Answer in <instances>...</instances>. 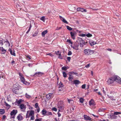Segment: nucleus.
Instances as JSON below:
<instances>
[{
  "label": "nucleus",
  "mask_w": 121,
  "mask_h": 121,
  "mask_svg": "<svg viewBox=\"0 0 121 121\" xmlns=\"http://www.w3.org/2000/svg\"><path fill=\"white\" fill-rule=\"evenodd\" d=\"M60 17L61 20H62L63 22H64V23L67 24H68V22L65 20V19L60 16Z\"/></svg>",
  "instance_id": "16"
},
{
  "label": "nucleus",
  "mask_w": 121,
  "mask_h": 121,
  "mask_svg": "<svg viewBox=\"0 0 121 121\" xmlns=\"http://www.w3.org/2000/svg\"><path fill=\"white\" fill-rule=\"evenodd\" d=\"M6 116L5 115H4L2 117V120H4L6 118Z\"/></svg>",
  "instance_id": "51"
},
{
  "label": "nucleus",
  "mask_w": 121,
  "mask_h": 121,
  "mask_svg": "<svg viewBox=\"0 0 121 121\" xmlns=\"http://www.w3.org/2000/svg\"><path fill=\"white\" fill-rule=\"evenodd\" d=\"M43 74V73L41 72H36L34 75V76L35 77H40Z\"/></svg>",
  "instance_id": "8"
},
{
  "label": "nucleus",
  "mask_w": 121,
  "mask_h": 121,
  "mask_svg": "<svg viewBox=\"0 0 121 121\" xmlns=\"http://www.w3.org/2000/svg\"><path fill=\"white\" fill-rule=\"evenodd\" d=\"M27 58L29 59L30 60L31 59V56L30 55H27L26 56Z\"/></svg>",
  "instance_id": "49"
},
{
  "label": "nucleus",
  "mask_w": 121,
  "mask_h": 121,
  "mask_svg": "<svg viewBox=\"0 0 121 121\" xmlns=\"http://www.w3.org/2000/svg\"><path fill=\"white\" fill-rule=\"evenodd\" d=\"M63 86L62 83L60 82L59 83V87H62Z\"/></svg>",
  "instance_id": "44"
},
{
  "label": "nucleus",
  "mask_w": 121,
  "mask_h": 121,
  "mask_svg": "<svg viewBox=\"0 0 121 121\" xmlns=\"http://www.w3.org/2000/svg\"><path fill=\"white\" fill-rule=\"evenodd\" d=\"M17 112V110H13L11 112L10 114L11 115V118H15V115Z\"/></svg>",
  "instance_id": "4"
},
{
  "label": "nucleus",
  "mask_w": 121,
  "mask_h": 121,
  "mask_svg": "<svg viewBox=\"0 0 121 121\" xmlns=\"http://www.w3.org/2000/svg\"><path fill=\"white\" fill-rule=\"evenodd\" d=\"M36 110L37 112H39L40 111V108L39 107L36 108Z\"/></svg>",
  "instance_id": "56"
},
{
  "label": "nucleus",
  "mask_w": 121,
  "mask_h": 121,
  "mask_svg": "<svg viewBox=\"0 0 121 121\" xmlns=\"http://www.w3.org/2000/svg\"><path fill=\"white\" fill-rule=\"evenodd\" d=\"M84 119L85 120H91V118L89 117L88 116L86 115H84Z\"/></svg>",
  "instance_id": "15"
},
{
  "label": "nucleus",
  "mask_w": 121,
  "mask_h": 121,
  "mask_svg": "<svg viewBox=\"0 0 121 121\" xmlns=\"http://www.w3.org/2000/svg\"><path fill=\"white\" fill-rule=\"evenodd\" d=\"M86 86L85 84L82 85V89H85V88Z\"/></svg>",
  "instance_id": "54"
},
{
  "label": "nucleus",
  "mask_w": 121,
  "mask_h": 121,
  "mask_svg": "<svg viewBox=\"0 0 121 121\" xmlns=\"http://www.w3.org/2000/svg\"><path fill=\"white\" fill-rule=\"evenodd\" d=\"M114 81L121 84V79L119 76H115L109 78L107 81V83L109 84L113 83Z\"/></svg>",
  "instance_id": "1"
},
{
  "label": "nucleus",
  "mask_w": 121,
  "mask_h": 121,
  "mask_svg": "<svg viewBox=\"0 0 121 121\" xmlns=\"http://www.w3.org/2000/svg\"><path fill=\"white\" fill-rule=\"evenodd\" d=\"M29 111V113L30 116H34V111L33 110H31L30 111Z\"/></svg>",
  "instance_id": "19"
},
{
  "label": "nucleus",
  "mask_w": 121,
  "mask_h": 121,
  "mask_svg": "<svg viewBox=\"0 0 121 121\" xmlns=\"http://www.w3.org/2000/svg\"><path fill=\"white\" fill-rule=\"evenodd\" d=\"M103 89V92L104 94L105 95H106V92L105 91H104V88H102Z\"/></svg>",
  "instance_id": "53"
},
{
  "label": "nucleus",
  "mask_w": 121,
  "mask_h": 121,
  "mask_svg": "<svg viewBox=\"0 0 121 121\" xmlns=\"http://www.w3.org/2000/svg\"><path fill=\"white\" fill-rule=\"evenodd\" d=\"M19 107L22 111L23 112H25V111L26 108V106H25L23 104H21L20 105Z\"/></svg>",
  "instance_id": "6"
},
{
  "label": "nucleus",
  "mask_w": 121,
  "mask_h": 121,
  "mask_svg": "<svg viewBox=\"0 0 121 121\" xmlns=\"http://www.w3.org/2000/svg\"><path fill=\"white\" fill-rule=\"evenodd\" d=\"M67 99L68 101V102L69 103H70L71 102H72V101H73V100L72 99Z\"/></svg>",
  "instance_id": "43"
},
{
  "label": "nucleus",
  "mask_w": 121,
  "mask_h": 121,
  "mask_svg": "<svg viewBox=\"0 0 121 121\" xmlns=\"http://www.w3.org/2000/svg\"><path fill=\"white\" fill-rule=\"evenodd\" d=\"M98 90V89H95L94 90V91L96 92Z\"/></svg>",
  "instance_id": "63"
},
{
  "label": "nucleus",
  "mask_w": 121,
  "mask_h": 121,
  "mask_svg": "<svg viewBox=\"0 0 121 121\" xmlns=\"http://www.w3.org/2000/svg\"><path fill=\"white\" fill-rule=\"evenodd\" d=\"M89 105L91 106L92 105L94 106L95 105L93 99H91L89 102Z\"/></svg>",
  "instance_id": "18"
},
{
  "label": "nucleus",
  "mask_w": 121,
  "mask_h": 121,
  "mask_svg": "<svg viewBox=\"0 0 121 121\" xmlns=\"http://www.w3.org/2000/svg\"><path fill=\"white\" fill-rule=\"evenodd\" d=\"M58 55L59 56L58 57V58H60V59H62V57L60 53L59 54H58Z\"/></svg>",
  "instance_id": "46"
},
{
  "label": "nucleus",
  "mask_w": 121,
  "mask_h": 121,
  "mask_svg": "<svg viewBox=\"0 0 121 121\" xmlns=\"http://www.w3.org/2000/svg\"><path fill=\"white\" fill-rule=\"evenodd\" d=\"M78 40L80 41L79 44H80V47H82L83 46V44L84 43L83 40H82L81 38H78Z\"/></svg>",
  "instance_id": "10"
},
{
  "label": "nucleus",
  "mask_w": 121,
  "mask_h": 121,
  "mask_svg": "<svg viewBox=\"0 0 121 121\" xmlns=\"http://www.w3.org/2000/svg\"><path fill=\"white\" fill-rule=\"evenodd\" d=\"M35 107L36 108L39 107L38 106V103H36L35 104Z\"/></svg>",
  "instance_id": "41"
},
{
  "label": "nucleus",
  "mask_w": 121,
  "mask_h": 121,
  "mask_svg": "<svg viewBox=\"0 0 121 121\" xmlns=\"http://www.w3.org/2000/svg\"><path fill=\"white\" fill-rule=\"evenodd\" d=\"M70 34L72 38L73 39H75V36L76 34V32H75L73 31L70 32Z\"/></svg>",
  "instance_id": "7"
},
{
  "label": "nucleus",
  "mask_w": 121,
  "mask_h": 121,
  "mask_svg": "<svg viewBox=\"0 0 121 121\" xmlns=\"http://www.w3.org/2000/svg\"><path fill=\"white\" fill-rule=\"evenodd\" d=\"M59 52V51H58L57 52H55V53L56 55H58Z\"/></svg>",
  "instance_id": "60"
},
{
  "label": "nucleus",
  "mask_w": 121,
  "mask_h": 121,
  "mask_svg": "<svg viewBox=\"0 0 121 121\" xmlns=\"http://www.w3.org/2000/svg\"><path fill=\"white\" fill-rule=\"evenodd\" d=\"M77 10L78 11H81L82 12H86L87 11L86 10L84 9L83 8H78L77 9Z\"/></svg>",
  "instance_id": "11"
},
{
  "label": "nucleus",
  "mask_w": 121,
  "mask_h": 121,
  "mask_svg": "<svg viewBox=\"0 0 121 121\" xmlns=\"http://www.w3.org/2000/svg\"><path fill=\"white\" fill-rule=\"evenodd\" d=\"M9 51L10 52L11 54L14 56H15V54L14 52L13 51L12 52V51L11 49L10 48H9Z\"/></svg>",
  "instance_id": "21"
},
{
  "label": "nucleus",
  "mask_w": 121,
  "mask_h": 121,
  "mask_svg": "<svg viewBox=\"0 0 121 121\" xmlns=\"http://www.w3.org/2000/svg\"><path fill=\"white\" fill-rule=\"evenodd\" d=\"M46 55H50V56H53V55L51 53H48V54H47Z\"/></svg>",
  "instance_id": "55"
},
{
  "label": "nucleus",
  "mask_w": 121,
  "mask_h": 121,
  "mask_svg": "<svg viewBox=\"0 0 121 121\" xmlns=\"http://www.w3.org/2000/svg\"><path fill=\"white\" fill-rule=\"evenodd\" d=\"M47 111L45 109H43L41 111V113L43 115L46 116Z\"/></svg>",
  "instance_id": "22"
},
{
  "label": "nucleus",
  "mask_w": 121,
  "mask_h": 121,
  "mask_svg": "<svg viewBox=\"0 0 121 121\" xmlns=\"http://www.w3.org/2000/svg\"><path fill=\"white\" fill-rule=\"evenodd\" d=\"M71 46L74 49L76 50H78V47L79 46V45L77 43L75 44L74 46H73L72 45H71Z\"/></svg>",
  "instance_id": "9"
},
{
  "label": "nucleus",
  "mask_w": 121,
  "mask_h": 121,
  "mask_svg": "<svg viewBox=\"0 0 121 121\" xmlns=\"http://www.w3.org/2000/svg\"><path fill=\"white\" fill-rule=\"evenodd\" d=\"M108 93V95H110L111 96H112L113 95L114 93L113 91H111L109 93Z\"/></svg>",
  "instance_id": "31"
},
{
  "label": "nucleus",
  "mask_w": 121,
  "mask_h": 121,
  "mask_svg": "<svg viewBox=\"0 0 121 121\" xmlns=\"http://www.w3.org/2000/svg\"><path fill=\"white\" fill-rule=\"evenodd\" d=\"M72 54V52L71 51H69L68 52V55H70Z\"/></svg>",
  "instance_id": "52"
},
{
  "label": "nucleus",
  "mask_w": 121,
  "mask_h": 121,
  "mask_svg": "<svg viewBox=\"0 0 121 121\" xmlns=\"http://www.w3.org/2000/svg\"><path fill=\"white\" fill-rule=\"evenodd\" d=\"M0 50L1 51L2 54L5 53L6 52V50L4 49L3 47H0Z\"/></svg>",
  "instance_id": "24"
},
{
  "label": "nucleus",
  "mask_w": 121,
  "mask_h": 121,
  "mask_svg": "<svg viewBox=\"0 0 121 121\" xmlns=\"http://www.w3.org/2000/svg\"><path fill=\"white\" fill-rule=\"evenodd\" d=\"M108 51H112V49L110 48L108 49Z\"/></svg>",
  "instance_id": "64"
},
{
  "label": "nucleus",
  "mask_w": 121,
  "mask_h": 121,
  "mask_svg": "<svg viewBox=\"0 0 121 121\" xmlns=\"http://www.w3.org/2000/svg\"><path fill=\"white\" fill-rule=\"evenodd\" d=\"M67 28V29H68V30H72V28H71L69 26H66Z\"/></svg>",
  "instance_id": "36"
},
{
  "label": "nucleus",
  "mask_w": 121,
  "mask_h": 121,
  "mask_svg": "<svg viewBox=\"0 0 121 121\" xmlns=\"http://www.w3.org/2000/svg\"><path fill=\"white\" fill-rule=\"evenodd\" d=\"M18 120L19 121H21L23 119V117L22 116V114H19L17 117Z\"/></svg>",
  "instance_id": "14"
},
{
  "label": "nucleus",
  "mask_w": 121,
  "mask_h": 121,
  "mask_svg": "<svg viewBox=\"0 0 121 121\" xmlns=\"http://www.w3.org/2000/svg\"><path fill=\"white\" fill-rule=\"evenodd\" d=\"M19 75L20 79L23 84L27 85H29V83L25 81V79L23 76V75L22 73H19Z\"/></svg>",
  "instance_id": "3"
},
{
  "label": "nucleus",
  "mask_w": 121,
  "mask_h": 121,
  "mask_svg": "<svg viewBox=\"0 0 121 121\" xmlns=\"http://www.w3.org/2000/svg\"><path fill=\"white\" fill-rule=\"evenodd\" d=\"M53 97L52 94L51 93H49L46 95V98L48 99H50L51 98Z\"/></svg>",
  "instance_id": "13"
},
{
  "label": "nucleus",
  "mask_w": 121,
  "mask_h": 121,
  "mask_svg": "<svg viewBox=\"0 0 121 121\" xmlns=\"http://www.w3.org/2000/svg\"><path fill=\"white\" fill-rule=\"evenodd\" d=\"M60 17L61 20H62L63 22H64V23L67 24H68V22L65 20V19L60 16Z\"/></svg>",
  "instance_id": "17"
},
{
  "label": "nucleus",
  "mask_w": 121,
  "mask_h": 121,
  "mask_svg": "<svg viewBox=\"0 0 121 121\" xmlns=\"http://www.w3.org/2000/svg\"><path fill=\"white\" fill-rule=\"evenodd\" d=\"M94 53V51L89 49H85L84 50V55L88 56H90Z\"/></svg>",
  "instance_id": "2"
},
{
  "label": "nucleus",
  "mask_w": 121,
  "mask_h": 121,
  "mask_svg": "<svg viewBox=\"0 0 121 121\" xmlns=\"http://www.w3.org/2000/svg\"><path fill=\"white\" fill-rule=\"evenodd\" d=\"M52 110L53 111H56L57 110V109L56 108H52Z\"/></svg>",
  "instance_id": "58"
},
{
  "label": "nucleus",
  "mask_w": 121,
  "mask_h": 121,
  "mask_svg": "<svg viewBox=\"0 0 121 121\" xmlns=\"http://www.w3.org/2000/svg\"><path fill=\"white\" fill-rule=\"evenodd\" d=\"M41 20L42 21L44 22H45V17L44 16H43L40 18Z\"/></svg>",
  "instance_id": "39"
},
{
  "label": "nucleus",
  "mask_w": 121,
  "mask_h": 121,
  "mask_svg": "<svg viewBox=\"0 0 121 121\" xmlns=\"http://www.w3.org/2000/svg\"><path fill=\"white\" fill-rule=\"evenodd\" d=\"M4 103L5 104V105L8 108V109L9 108H10V105L9 104H8L6 102H5Z\"/></svg>",
  "instance_id": "35"
},
{
  "label": "nucleus",
  "mask_w": 121,
  "mask_h": 121,
  "mask_svg": "<svg viewBox=\"0 0 121 121\" xmlns=\"http://www.w3.org/2000/svg\"><path fill=\"white\" fill-rule=\"evenodd\" d=\"M121 113L120 112H114V114L115 115H117L119 114H120Z\"/></svg>",
  "instance_id": "45"
},
{
  "label": "nucleus",
  "mask_w": 121,
  "mask_h": 121,
  "mask_svg": "<svg viewBox=\"0 0 121 121\" xmlns=\"http://www.w3.org/2000/svg\"><path fill=\"white\" fill-rule=\"evenodd\" d=\"M22 99H20L19 100H18L17 101V103L18 104H20L21 102H22Z\"/></svg>",
  "instance_id": "38"
},
{
  "label": "nucleus",
  "mask_w": 121,
  "mask_h": 121,
  "mask_svg": "<svg viewBox=\"0 0 121 121\" xmlns=\"http://www.w3.org/2000/svg\"><path fill=\"white\" fill-rule=\"evenodd\" d=\"M42 118H36L35 120V121H42Z\"/></svg>",
  "instance_id": "37"
},
{
  "label": "nucleus",
  "mask_w": 121,
  "mask_h": 121,
  "mask_svg": "<svg viewBox=\"0 0 121 121\" xmlns=\"http://www.w3.org/2000/svg\"><path fill=\"white\" fill-rule=\"evenodd\" d=\"M28 114H29V111H27L26 115V118H29L30 117V116L29 115H28Z\"/></svg>",
  "instance_id": "33"
},
{
  "label": "nucleus",
  "mask_w": 121,
  "mask_h": 121,
  "mask_svg": "<svg viewBox=\"0 0 121 121\" xmlns=\"http://www.w3.org/2000/svg\"><path fill=\"white\" fill-rule=\"evenodd\" d=\"M74 83L76 84H78L80 83V82L78 80H75L73 81Z\"/></svg>",
  "instance_id": "26"
},
{
  "label": "nucleus",
  "mask_w": 121,
  "mask_h": 121,
  "mask_svg": "<svg viewBox=\"0 0 121 121\" xmlns=\"http://www.w3.org/2000/svg\"><path fill=\"white\" fill-rule=\"evenodd\" d=\"M28 65L30 67V66H32V64H28Z\"/></svg>",
  "instance_id": "62"
},
{
  "label": "nucleus",
  "mask_w": 121,
  "mask_h": 121,
  "mask_svg": "<svg viewBox=\"0 0 121 121\" xmlns=\"http://www.w3.org/2000/svg\"><path fill=\"white\" fill-rule=\"evenodd\" d=\"M67 68L66 67H63L62 68V69L64 70H66L67 69Z\"/></svg>",
  "instance_id": "47"
},
{
  "label": "nucleus",
  "mask_w": 121,
  "mask_h": 121,
  "mask_svg": "<svg viewBox=\"0 0 121 121\" xmlns=\"http://www.w3.org/2000/svg\"><path fill=\"white\" fill-rule=\"evenodd\" d=\"M70 74H69V76L68 78V79L70 81L72 82L73 79V76L71 74H72V72L70 73Z\"/></svg>",
  "instance_id": "12"
},
{
  "label": "nucleus",
  "mask_w": 121,
  "mask_h": 121,
  "mask_svg": "<svg viewBox=\"0 0 121 121\" xmlns=\"http://www.w3.org/2000/svg\"><path fill=\"white\" fill-rule=\"evenodd\" d=\"M31 117L30 118V120H34L35 119V116L34 115L30 116Z\"/></svg>",
  "instance_id": "32"
},
{
  "label": "nucleus",
  "mask_w": 121,
  "mask_h": 121,
  "mask_svg": "<svg viewBox=\"0 0 121 121\" xmlns=\"http://www.w3.org/2000/svg\"><path fill=\"white\" fill-rule=\"evenodd\" d=\"M25 95L26 97L27 98L29 99L31 97L30 95L27 93H26Z\"/></svg>",
  "instance_id": "29"
},
{
  "label": "nucleus",
  "mask_w": 121,
  "mask_h": 121,
  "mask_svg": "<svg viewBox=\"0 0 121 121\" xmlns=\"http://www.w3.org/2000/svg\"><path fill=\"white\" fill-rule=\"evenodd\" d=\"M80 36L82 37L86 36V34H81L80 35Z\"/></svg>",
  "instance_id": "48"
},
{
  "label": "nucleus",
  "mask_w": 121,
  "mask_h": 121,
  "mask_svg": "<svg viewBox=\"0 0 121 121\" xmlns=\"http://www.w3.org/2000/svg\"><path fill=\"white\" fill-rule=\"evenodd\" d=\"M16 85H14L13 86L14 88L13 89L12 91L13 92L16 94H18V93L19 88L18 86L17 87L16 86Z\"/></svg>",
  "instance_id": "5"
},
{
  "label": "nucleus",
  "mask_w": 121,
  "mask_h": 121,
  "mask_svg": "<svg viewBox=\"0 0 121 121\" xmlns=\"http://www.w3.org/2000/svg\"><path fill=\"white\" fill-rule=\"evenodd\" d=\"M84 100V99L82 98H81L79 99L80 102L81 103H83Z\"/></svg>",
  "instance_id": "34"
},
{
  "label": "nucleus",
  "mask_w": 121,
  "mask_h": 121,
  "mask_svg": "<svg viewBox=\"0 0 121 121\" xmlns=\"http://www.w3.org/2000/svg\"><path fill=\"white\" fill-rule=\"evenodd\" d=\"M90 65V64H88L86 65L85 66V67L86 68H88L89 67Z\"/></svg>",
  "instance_id": "57"
},
{
  "label": "nucleus",
  "mask_w": 121,
  "mask_h": 121,
  "mask_svg": "<svg viewBox=\"0 0 121 121\" xmlns=\"http://www.w3.org/2000/svg\"><path fill=\"white\" fill-rule=\"evenodd\" d=\"M90 44L91 46H92L94 44H96V42H94L92 40H90L89 41Z\"/></svg>",
  "instance_id": "20"
},
{
  "label": "nucleus",
  "mask_w": 121,
  "mask_h": 121,
  "mask_svg": "<svg viewBox=\"0 0 121 121\" xmlns=\"http://www.w3.org/2000/svg\"><path fill=\"white\" fill-rule=\"evenodd\" d=\"M48 32V31L47 30H45L43 31L41 34L42 35L43 37H44L45 35Z\"/></svg>",
  "instance_id": "25"
},
{
  "label": "nucleus",
  "mask_w": 121,
  "mask_h": 121,
  "mask_svg": "<svg viewBox=\"0 0 121 121\" xmlns=\"http://www.w3.org/2000/svg\"><path fill=\"white\" fill-rule=\"evenodd\" d=\"M5 112V110L4 109H0V114H4Z\"/></svg>",
  "instance_id": "27"
},
{
  "label": "nucleus",
  "mask_w": 121,
  "mask_h": 121,
  "mask_svg": "<svg viewBox=\"0 0 121 121\" xmlns=\"http://www.w3.org/2000/svg\"><path fill=\"white\" fill-rule=\"evenodd\" d=\"M63 74L64 77H67V74L65 72H63Z\"/></svg>",
  "instance_id": "40"
},
{
  "label": "nucleus",
  "mask_w": 121,
  "mask_h": 121,
  "mask_svg": "<svg viewBox=\"0 0 121 121\" xmlns=\"http://www.w3.org/2000/svg\"><path fill=\"white\" fill-rule=\"evenodd\" d=\"M86 36L88 37H90L92 36V35L90 33H88V34H86Z\"/></svg>",
  "instance_id": "42"
},
{
  "label": "nucleus",
  "mask_w": 121,
  "mask_h": 121,
  "mask_svg": "<svg viewBox=\"0 0 121 121\" xmlns=\"http://www.w3.org/2000/svg\"><path fill=\"white\" fill-rule=\"evenodd\" d=\"M60 111V110H59V111L57 113V114L58 115V117H60L61 116V114L59 112V111Z\"/></svg>",
  "instance_id": "50"
},
{
  "label": "nucleus",
  "mask_w": 121,
  "mask_h": 121,
  "mask_svg": "<svg viewBox=\"0 0 121 121\" xmlns=\"http://www.w3.org/2000/svg\"><path fill=\"white\" fill-rule=\"evenodd\" d=\"M52 114L51 112L47 111L46 116H52Z\"/></svg>",
  "instance_id": "28"
},
{
  "label": "nucleus",
  "mask_w": 121,
  "mask_h": 121,
  "mask_svg": "<svg viewBox=\"0 0 121 121\" xmlns=\"http://www.w3.org/2000/svg\"><path fill=\"white\" fill-rule=\"evenodd\" d=\"M71 59V57H67V60L69 61H70V60Z\"/></svg>",
  "instance_id": "59"
},
{
  "label": "nucleus",
  "mask_w": 121,
  "mask_h": 121,
  "mask_svg": "<svg viewBox=\"0 0 121 121\" xmlns=\"http://www.w3.org/2000/svg\"><path fill=\"white\" fill-rule=\"evenodd\" d=\"M74 109V107H72L71 109V111H73Z\"/></svg>",
  "instance_id": "61"
},
{
  "label": "nucleus",
  "mask_w": 121,
  "mask_h": 121,
  "mask_svg": "<svg viewBox=\"0 0 121 121\" xmlns=\"http://www.w3.org/2000/svg\"><path fill=\"white\" fill-rule=\"evenodd\" d=\"M108 97L110 98L112 100H116L115 98L112 96H111L110 95H108Z\"/></svg>",
  "instance_id": "23"
},
{
  "label": "nucleus",
  "mask_w": 121,
  "mask_h": 121,
  "mask_svg": "<svg viewBox=\"0 0 121 121\" xmlns=\"http://www.w3.org/2000/svg\"><path fill=\"white\" fill-rule=\"evenodd\" d=\"M66 41L67 42L69 43V44H71V45H72L73 43L71 41V40L70 39H67Z\"/></svg>",
  "instance_id": "30"
}]
</instances>
